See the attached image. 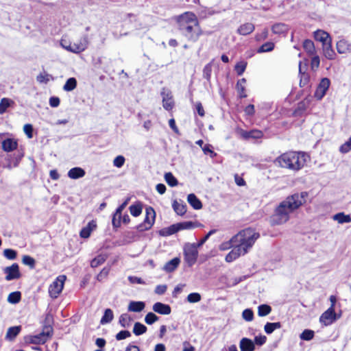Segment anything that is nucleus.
Returning a JSON list of instances; mask_svg holds the SVG:
<instances>
[{
  "label": "nucleus",
  "instance_id": "obj_1",
  "mask_svg": "<svg viewBox=\"0 0 351 351\" xmlns=\"http://www.w3.org/2000/svg\"><path fill=\"white\" fill-rule=\"evenodd\" d=\"M306 193H295L288 196L276 208L274 213L270 219L273 226L281 225L289 219V215L299 208L304 202Z\"/></svg>",
  "mask_w": 351,
  "mask_h": 351
},
{
  "label": "nucleus",
  "instance_id": "obj_2",
  "mask_svg": "<svg viewBox=\"0 0 351 351\" xmlns=\"http://www.w3.org/2000/svg\"><path fill=\"white\" fill-rule=\"evenodd\" d=\"M178 29L188 40L196 42L202 34L197 18L195 14L186 12L176 17Z\"/></svg>",
  "mask_w": 351,
  "mask_h": 351
},
{
  "label": "nucleus",
  "instance_id": "obj_3",
  "mask_svg": "<svg viewBox=\"0 0 351 351\" xmlns=\"http://www.w3.org/2000/svg\"><path fill=\"white\" fill-rule=\"evenodd\" d=\"M276 162L282 168L293 171L302 169L306 163V154L303 152H289L278 156Z\"/></svg>",
  "mask_w": 351,
  "mask_h": 351
},
{
  "label": "nucleus",
  "instance_id": "obj_4",
  "mask_svg": "<svg viewBox=\"0 0 351 351\" xmlns=\"http://www.w3.org/2000/svg\"><path fill=\"white\" fill-rule=\"evenodd\" d=\"M260 234L253 228H245L233 237L237 245L247 254L252 247L256 241L259 238Z\"/></svg>",
  "mask_w": 351,
  "mask_h": 351
},
{
  "label": "nucleus",
  "instance_id": "obj_5",
  "mask_svg": "<svg viewBox=\"0 0 351 351\" xmlns=\"http://www.w3.org/2000/svg\"><path fill=\"white\" fill-rule=\"evenodd\" d=\"M197 248L196 243L185 244L184 247V261L189 266H192L195 263L198 256Z\"/></svg>",
  "mask_w": 351,
  "mask_h": 351
},
{
  "label": "nucleus",
  "instance_id": "obj_6",
  "mask_svg": "<svg viewBox=\"0 0 351 351\" xmlns=\"http://www.w3.org/2000/svg\"><path fill=\"white\" fill-rule=\"evenodd\" d=\"M146 216L143 223L136 226V230L139 232H143L149 230L155 221L156 213L153 208H146Z\"/></svg>",
  "mask_w": 351,
  "mask_h": 351
},
{
  "label": "nucleus",
  "instance_id": "obj_7",
  "mask_svg": "<svg viewBox=\"0 0 351 351\" xmlns=\"http://www.w3.org/2000/svg\"><path fill=\"white\" fill-rule=\"evenodd\" d=\"M52 326H45L41 332L30 337V341L34 344L44 343L52 335Z\"/></svg>",
  "mask_w": 351,
  "mask_h": 351
},
{
  "label": "nucleus",
  "instance_id": "obj_8",
  "mask_svg": "<svg viewBox=\"0 0 351 351\" xmlns=\"http://www.w3.org/2000/svg\"><path fill=\"white\" fill-rule=\"evenodd\" d=\"M66 279L65 276H59L49 286V293L53 298H56L61 293L64 282Z\"/></svg>",
  "mask_w": 351,
  "mask_h": 351
},
{
  "label": "nucleus",
  "instance_id": "obj_9",
  "mask_svg": "<svg viewBox=\"0 0 351 351\" xmlns=\"http://www.w3.org/2000/svg\"><path fill=\"white\" fill-rule=\"evenodd\" d=\"M339 317H337L335 312V309H332V307H329L319 317V322L324 326H327L332 324Z\"/></svg>",
  "mask_w": 351,
  "mask_h": 351
},
{
  "label": "nucleus",
  "instance_id": "obj_10",
  "mask_svg": "<svg viewBox=\"0 0 351 351\" xmlns=\"http://www.w3.org/2000/svg\"><path fill=\"white\" fill-rule=\"evenodd\" d=\"M3 272L6 274L5 279L7 281L16 280L21 277L19 267L17 263H13L11 266L5 267Z\"/></svg>",
  "mask_w": 351,
  "mask_h": 351
},
{
  "label": "nucleus",
  "instance_id": "obj_11",
  "mask_svg": "<svg viewBox=\"0 0 351 351\" xmlns=\"http://www.w3.org/2000/svg\"><path fill=\"white\" fill-rule=\"evenodd\" d=\"M330 84V80L327 77L322 78L320 83L319 84L315 93V97L320 100L326 95Z\"/></svg>",
  "mask_w": 351,
  "mask_h": 351
},
{
  "label": "nucleus",
  "instance_id": "obj_12",
  "mask_svg": "<svg viewBox=\"0 0 351 351\" xmlns=\"http://www.w3.org/2000/svg\"><path fill=\"white\" fill-rule=\"evenodd\" d=\"M161 95L162 97L163 108L167 110H171L174 106L171 92L169 90L163 88Z\"/></svg>",
  "mask_w": 351,
  "mask_h": 351
},
{
  "label": "nucleus",
  "instance_id": "obj_13",
  "mask_svg": "<svg viewBox=\"0 0 351 351\" xmlns=\"http://www.w3.org/2000/svg\"><path fill=\"white\" fill-rule=\"evenodd\" d=\"M88 36L85 35L80 38L79 42L72 44L73 46V53H79L84 51L88 46Z\"/></svg>",
  "mask_w": 351,
  "mask_h": 351
},
{
  "label": "nucleus",
  "instance_id": "obj_14",
  "mask_svg": "<svg viewBox=\"0 0 351 351\" xmlns=\"http://www.w3.org/2000/svg\"><path fill=\"white\" fill-rule=\"evenodd\" d=\"M246 254L245 250H242L237 245L234 247L226 255L225 260L228 263H231L240 257Z\"/></svg>",
  "mask_w": 351,
  "mask_h": 351
},
{
  "label": "nucleus",
  "instance_id": "obj_15",
  "mask_svg": "<svg viewBox=\"0 0 351 351\" xmlns=\"http://www.w3.org/2000/svg\"><path fill=\"white\" fill-rule=\"evenodd\" d=\"M336 49L340 54L350 53H351V43L345 39H341L337 43Z\"/></svg>",
  "mask_w": 351,
  "mask_h": 351
},
{
  "label": "nucleus",
  "instance_id": "obj_16",
  "mask_svg": "<svg viewBox=\"0 0 351 351\" xmlns=\"http://www.w3.org/2000/svg\"><path fill=\"white\" fill-rule=\"evenodd\" d=\"M18 146L17 141L11 138L4 139L1 142V147L4 152H10L16 149Z\"/></svg>",
  "mask_w": 351,
  "mask_h": 351
},
{
  "label": "nucleus",
  "instance_id": "obj_17",
  "mask_svg": "<svg viewBox=\"0 0 351 351\" xmlns=\"http://www.w3.org/2000/svg\"><path fill=\"white\" fill-rule=\"evenodd\" d=\"M152 309L154 312L159 313L160 315H169L171 312V309L169 305L163 304L162 302H156L153 306Z\"/></svg>",
  "mask_w": 351,
  "mask_h": 351
},
{
  "label": "nucleus",
  "instance_id": "obj_18",
  "mask_svg": "<svg viewBox=\"0 0 351 351\" xmlns=\"http://www.w3.org/2000/svg\"><path fill=\"white\" fill-rule=\"evenodd\" d=\"M241 135L244 139H258L263 137V133L261 130H252L250 131L241 130Z\"/></svg>",
  "mask_w": 351,
  "mask_h": 351
},
{
  "label": "nucleus",
  "instance_id": "obj_19",
  "mask_svg": "<svg viewBox=\"0 0 351 351\" xmlns=\"http://www.w3.org/2000/svg\"><path fill=\"white\" fill-rule=\"evenodd\" d=\"M323 53L326 58L328 60H334L336 53L332 47V40L322 45Z\"/></svg>",
  "mask_w": 351,
  "mask_h": 351
},
{
  "label": "nucleus",
  "instance_id": "obj_20",
  "mask_svg": "<svg viewBox=\"0 0 351 351\" xmlns=\"http://www.w3.org/2000/svg\"><path fill=\"white\" fill-rule=\"evenodd\" d=\"M314 38L316 40L321 42L322 45L332 40L328 33L320 29L314 32Z\"/></svg>",
  "mask_w": 351,
  "mask_h": 351
},
{
  "label": "nucleus",
  "instance_id": "obj_21",
  "mask_svg": "<svg viewBox=\"0 0 351 351\" xmlns=\"http://www.w3.org/2000/svg\"><path fill=\"white\" fill-rule=\"evenodd\" d=\"M96 227V221H95L94 220H92L91 221L88 222L87 226L81 230L80 232V237L84 239L88 238L91 234V232L93 230H95Z\"/></svg>",
  "mask_w": 351,
  "mask_h": 351
},
{
  "label": "nucleus",
  "instance_id": "obj_22",
  "mask_svg": "<svg viewBox=\"0 0 351 351\" xmlns=\"http://www.w3.org/2000/svg\"><path fill=\"white\" fill-rule=\"evenodd\" d=\"M241 351H254V343L250 339L244 337L239 343Z\"/></svg>",
  "mask_w": 351,
  "mask_h": 351
},
{
  "label": "nucleus",
  "instance_id": "obj_23",
  "mask_svg": "<svg viewBox=\"0 0 351 351\" xmlns=\"http://www.w3.org/2000/svg\"><path fill=\"white\" fill-rule=\"evenodd\" d=\"M85 174V171L81 167H73L67 173L69 178L74 180L84 177Z\"/></svg>",
  "mask_w": 351,
  "mask_h": 351
},
{
  "label": "nucleus",
  "instance_id": "obj_24",
  "mask_svg": "<svg viewBox=\"0 0 351 351\" xmlns=\"http://www.w3.org/2000/svg\"><path fill=\"white\" fill-rule=\"evenodd\" d=\"M145 306V304L141 301H131L128 305V310L130 312L138 313L142 311Z\"/></svg>",
  "mask_w": 351,
  "mask_h": 351
},
{
  "label": "nucleus",
  "instance_id": "obj_25",
  "mask_svg": "<svg viewBox=\"0 0 351 351\" xmlns=\"http://www.w3.org/2000/svg\"><path fill=\"white\" fill-rule=\"evenodd\" d=\"M254 25L251 23H246L241 25L237 29V33L240 35L246 36L251 34L254 30Z\"/></svg>",
  "mask_w": 351,
  "mask_h": 351
},
{
  "label": "nucleus",
  "instance_id": "obj_26",
  "mask_svg": "<svg viewBox=\"0 0 351 351\" xmlns=\"http://www.w3.org/2000/svg\"><path fill=\"white\" fill-rule=\"evenodd\" d=\"M180 263V259L178 257H176L171 261H168L163 267V270L167 272H172L179 265Z\"/></svg>",
  "mask_w": 351,
  "mask_h": 351
},
{
  "label": "nucleus",
  "instance_id": "obj_27",
  "mask_svg": "<svg viewBox=\"0 0 351 351\" xmlns=\"http://www.w3.org/2000/svg\"><path fill=\"white\" fill-rule=\"evenodd\" d=\"M187 201L189 204L195 210H199L202 208V204L201 201L193 193H191L188 195Z\"/></svg>",
  "mask_w": 351,
  "mask_h": 351
},
{
  "label": "nucleus",
  "instance_id": "obj_28",
  "mask_svg": "<svg viewBox=\"0 0 351 351\" xmlns=\"http://www.w3.org/2000/svg\"><path fill=\"white\" fill-rule=\"evenodd\" d=\"M178 226H177V223H175L167 228L161 229L159 233L162 237H168L178 232Z\"/></svg>",
  "mask_w": 351,
  "mask_h": 351
},
{
  "label": "nucleus",
  "instance_id": "obj_29",
  "mask_svg": "<svg viewBox=\"0 0 351 351\" xmlns=\"http://www.w3.org/2000/svg\"><path fill=\"white\" fill-rule=\"evenodd\" d=\"M332 219L341 224L351 222V217L349 215H345L344 213H339L334 215Z\"/></svg>",
  "mask_w": 351,
  "mask_h": 351
},
{
  "label": "nucleus",
  "instance_id": "obj_30",
  "mask_svg": "<svg viewBox=\"0 0 351 351\" xmlns=\"http://www.w3.org/2000/svg\"><path fill=\"white\" fill-rule=\"evenodd\" d=\"M271 31L274 34H282L287 32L288 27L285 23H276L272 25Z\"/></svg>",
  "mask_w": 351,
  "mask_h": 351
},
{
  "label": "nucleus",
  "instance_id": "obj_31",
  "mask_svg": "<svg viewBox=\"0 0 351 351\" xmlns=\"http://www.w3.org/2000/svg\"><path fill=\"white\" fill-rule=\"evenodd\" d=\"M177 226H178V230H190L193 229L195 228L200 226L197 222H192V221H183L180 223H178Z\"/></svg>",
  "mask_w": 351,
  "mask_h": 351
},
{
  "label": "nucleus",
  "instance_id": "obj_32",
  "mask_svg": "<svg viewBox=\"0 0 351 351\" xmlns=\"http://www.w3.org/2000/svg\"><path fill=\"white\" fill-rule=\"evenodd\" d=\"M77 84L76 79L75 77H70L63 86V90L66 92L72 91L77 87Z\"/></svg>",
  "mask_w": 351,
  "mask_h": 351
},
{
  "label": "nucleus",
  "instance_id": "obj_33",
  "mask_svg": "<svg viewBox=\"0 0 351 351\" xmlns=\"http://www.w3.org/2000/svg\"><path fill=\"white\" fill-rule=\"evenodd\" d=\"M303 47L308 55L313 56L315 54V48L312 40H305L303 43Z\"/></svg>",
  "mask_w": 351,
  "mask_h": 351
},
{
  "label": "nucleus",
  "instance_id": "obj_34",
  "mask_svg": "<svg viewBox=\"0 0 351 351\" xmlns=\"http://www.w3.org/2000/svg\"><path fill=\"white\" fill-rule=\"evenodd\" d=\"M132 319L128 313H123L119 317V323L123 328H128L130 326Z\"/></svg>",
  "mask_w": 351,
  "mask_h": 351
},
{
  "label": "nucleus",
  "instance_id": "obj_35",
  "mask_svg": "<svg viewBox=\"0 0 351 351\" xmlns=\"http://www.w3.org/2000/svg\"><path fill=\"white\" fill-rule=\"evenodd\" d=\"M172 206L175 212L179 215H183L186 212V206L184 204L174 201Z\"/></svg>",
  "mask_w": 351,
  "mask_h": 351
},
{
  "label": "nucleus",
  "instance_id": "obj_36",
  "mask_svg": "<svg viewBox=\"0 0 351 351\" xmlns=\"http://www.w3.org/2000/svg\"><path fill=\"white\" fill-rule=\"evenodd\" d=\"M113 312L111 309L107 308L104 311V314L101 319L100 323L104 325L110 323L113 319Z\"/></svg>",
  "mask_w": 351,
  "mask_h": 351
},
{
  "label": "nucleus",
  "instance_id": "obj_37",
  "mask_svg": "<svg viewBox=\"0 0 351 351\" xmlns=\"http://www.w3.org/2000/svg\"><path fill=\"white\" fill-rule=\"evenodd\" d=\"M147 327L140 322H136L134 325L133 332L135 335L139 336L147 332Z\"/></svg>",
  "mask_w": 351,
  "mask_h": 351
},
{
  "label": "nucleus",
  "instance_id": "obj_38",
  "mask_svg": "<svg viewBox=\"0 0 351 351\" xmlns=\"http://www.w3.org/2000/svg\"><path fill=\"white\" fill-rule=\"evenodd\" d=\"M21 293L20 291H14L10 293L8 296V302L10 304H17L21 301Z\"/></svg>",
  "mask_w": 351,
  "mask_h": 351
},
{
  "label": "nucleus",
  "instance_id": "obj_39",
  "mask_svg": "<svg viewBox=\"0 0 351 351\" xmlns=\"http://www.w3.org/2000/svg\"><path fill=\"white\" fill-rule=\"evenodd\" d=\"M21 328L20 326L9 328L6 333V338L10 340L14 339L20 332Z\"/></svg>",
  "mask_w": 351,
  "mask_h": 351
},
{
  "label": "nucleus",
  "instance_id": "obj_40",
  "mask_svg": "<svg viewBox=\"0 0 351 351\" xmlns=\"http://www.w3.org/2000/svg\"><path fill=\"white\" fill-rule=\"evenodd\" d=\"M13 104L14 101L12 99L5 97L2 98L0 101V114H3L7 108Z\"/></svg>",
  "mask_w": 351,
  "mask_h": 351
},
{
  "label": "nucleus",
  "instance_id": "obj_41",
  "mask_svg": "<svg viewBox=\"0 0 351 351\" xmlns=\"http://www.w3.org/2000/svg\"><path fill=\"white\" fill-rule=\"evenodd\" d=\"M301 64H302V62H300V64H299V73L300 75V86L302 87V86H304L308 84V83L309 82V75L307 73H306L305 72L302 71V68Z\"/></svg>",
  "mask_w": 351,
  "mask_h": 351
},
{
  "label": "nucleus",
  "instance_id": "obj_42",
  "mask_svg": "<svg viewBox=\"0 0 351 351\" xmlns=\"http://www.w3.org/2000/svg\"><path fill=\"white\" fill-rule=\"evenodd\" d=\"M275 45L272 42H267L262 45L257 50L258 53L270 52L274 50Z\"/></svg>",
  "mask_w": 351,
  "mask_h": 351
},
{
  "label": "nucleus",
  "instance_id": "obj_43",
  "mask_svg": "<svg viewBox=\"0 0 351 351\" xmlns=\"http://www.w3.org/2000/svg\"><path fill=\"white\" fill-rule=\"evenodd\" d=\"M106 256L105 254H99L93 258L90 262V266L92 267H97L99 265L103 264L106 260Z\"/></svg>",
  "mask_w": 351,
  "mask_h": 351
},
{
  "label": "nucleus",
  "instance_id": "obj_44",
  "mask_svg": "<svg viewBox=\"0 0 351 351\" xmlns=\"http://www.w3.org/2000/svg\"><path fill=\"white\" fill-rule=\"evenodd\" d=\"M165 180L166 182L171 187L178 185V182L176 177L171 172L165 174Z\"/></svg>",
  "mask_w": 351,
  "mask_h": 351
},
{
  "label": "nucleus",
  "instance_id": "obj_45",
  "mask_svg": "<svg viewBox=\"0 0 351 351\" xmlns=\"http://www.w3.org/2000/svg\"><path fill=\"white\" fill-rule=\"evenodd\" d=\"M271 311V308L267 304H261L258 307V315L260 317H264L269 315Z\"/></svg>",
  "mask_w": 351,
  "mask_h": 351
},
{
  "label": "nucleus",
  "instance_id": "obj_46",
  "mask_svg": "<svg viewBox=\"0 0 351 351\" xmlns=\"http://www.w3.org/2000/svg\"><path fill=\"white\" fill-rule=\"evenodd\" d=\"M142 205L140 203L132 204L129 208L131 215L134 217L139 216L142 213Z\"/></svg>",
  "mask_w": 351,
  "mask_h": 351
},
{
  "label": "nucleus",
  "instance_id": "obj_47",
  "mask_svg": "<svg viewBox=\"0 0 351 351\" xmlns=\"http://www.w3.org/2000/svg\"><path fill=\"white\" fill-rule=\"evenodd\" d=\"M237 245L236 241H233V237L228 241L223 242L219 245V250L222 251H225L229 250L230 248H234Z\"/></svg>",
  "mask_w": 351,
  "mask_h": 351
},
{
  "label": "nucleus",
  "instance_id": "obj_48",
  "mask_svg": "<svg viewBox=\"0 0 351 351\" xmlns=\"http://www.w3.org/2000/svg\"><path fill=\"white\" fill-rule=\"evenodd\" d=\"M53 77L50 74H48V73H40L38 75H37L36 77V80L37 81L39 82V83H44V84H47V82H49L51 80H53Z\"/></svg>",
  "mask_w": 351,
  "mask_h": 351
},
{
  "label": "nucleus",
  "instance_id": "obj_49",
  "mask_svg": "<svg viewBox=\"0 0 351 351\" xmlns=\"http://www.w3.org/2000/svg\"><path fill=\"white\" fill-rule=\"evenodd\" d=\"M301 339L304 341H310L314 337V331L306 329L300 335Z\"/></svg>",
  "mask_w": 351,
  "mask_h": 351
},
{
  "label": "nucleus",
  "instance_id": "obj_50",
  "mask_svg": "<svg viewBox=\"0 0 351 351\" xmlns=\"http://www.w3.org/2000/svg\"><path fill=\"white\" fill-rule=\"evenodd\" d=\"M22 263L25 265H28L31 269H34L36 264L35 260L28 255H25L23 256Z\"/></svg>",
  "mask_w": 351,
  "mask_h": 351
},
{
  "label": "nucleus",
  "instance_id": "obj_51",
  "mask_svg": "<svg viewBox=\"0 0 351 351\" xmlns=\"http://www.w3.org/2000/svg\"><path fill=\"white\" fill-rule=\"evenodd\" d=\"M159 317L154 313H148L145 317V322L147 324L151 325L157 322Z\"/></svg>",
  "mask_w": 351,
  "mask_h": 351
},
{
  "label": "nucleus",
  "instance_id": "obj_52",
  "mask_svg": "<svg viewBox=\"0 0 351 351\" xmlns=\"http://www.w3.org/2000/svg\"><path fill=\"white\" fill-rule=\"evenodd\" d=\"M246 66H247V62H244V61H241V62H238L235 65L234 70L239 75H241L244 73V71L246 69Z\"/></svg>",
  "mask_w": 351,
  "mask_h": 351
},
{
  "label": "nucleus",
  "instance_id": "obj_53",
  "mask_svg": "<svg viewBox=\"0 0 351 351\" xmlns=\"http://www.w3.org/2000/svg\"><path fill=\"white\" fill-rule=\"evenodd\" d=\"M243 318L247 322H251L254 319V313L252 309L246 308L242 313Z\"/></svg>",
  "mask_w": 351,
  "mask_h": 351
},
{
  "label": "nucleus",
  "instance_id": "obj_54",
  "mask_svg": "<svg viewBox=\"0 0 351 351\" xmlns=\"http://www.w3.org/2000/svg\"><path fill=\"white\" fill-rule=\"evenodd\" d=\"M201 295L199 293H191L187 296V301L190 303H196L201 300Z\"/></svg>",
  "mask_w": 351,
  "mask_h": 351
},
{
  "label": "nucleus",
  "instance_id": "obj_55",
  "mask_svg": "<svg viewBox=\"0 0 351 351\" xmlns=\"http://www.w3.org/2000/svg\"><path fill=\"white\" fill-rule=\"evenodd\" d=\"M23 156V155L22 154H18L17 155H14L13 160H10L9 162V164L8 165V168L12 169V167H17Z\"/></svg>",
  "mask_w": 351,
  "mask_h": 351
},
{
  "label": "nucleus",
  "instance_id": "obj_56",
  "mask_svg": "<svg viewBox=\"0 0 351 351\" xmlns=\"http://www.w3.org/2000/svg\"><path fill=\"white\" fill-rule=\"evenodd\" d=\"M212 73V64L211 63L207 64L203 69V77L208 81H210Z\"/></svg>",
  "mask_w": 351,
  "mask_h": 351
},
{
  "label": "nucleus",
  "instance_id": "obj_57",
  "mask_svg": "<svg viewBox=\"0 0 351 351\" xmlns=\"http://www.w3.org/2000/svg\"><path fill=\"white\" fill-rule=\"evenodd\" d=\"M125 161L124 156L121 155L117 156L113 160V165L117 168H121L123 166Z\"/></svg>",
  "mask_w": 351,
  "mask_h": 351
},
{
  "label": "nucleus",
  "instance_id": "obj_58",
  "mask_svg": "<svg viewBox=\"0 0 351 351\" xmlns=\"http://www.w3.org/2000/svg\"><path fill=\"white\" fill-rule=\"evenodd\" d=\"M16 252L12 249H5L3 251L4 256L8 260H14L16 258Z\"/></svg>",
  "mask_w": 351,
  "mask_h": 351
},
{
  "label": "nucleus",
  "instance_id": "obj_59",
  "mask_svg": "<svg viewBox=\"0 0 351 351\" xmlns=\"http://www.w3.org/2000/svg\"><path fill=\"white\" fill-rule=\"evenodd\" d=\"M121 215L116 216V212L114 213L112 219V224L114 229L121 226Z\"/></svg>",
  "mask_w": 351,
  "mask_h": 351
},
{
  "label": "nucleus",
  "instance_id": "obj_60",
  "mask_svg": "<svg viewBox=\"0 0 351 351\" xmlns=\"http://www.w3.org/2000/svg\"><path fill=\"white\" fill-rule=\"evenodd\" d=\"M313 57L311 58V69L313 70V71H315L316 69H317L319 66V64H320V60H319V57L317 55H313Z\"/></svg>",
  "mask_w": 351,
  "mask_h": 351
},
{
  "label": "nucleus",
  "instance_id": "obj_61",
  "mask_svg": "<svg viewBox=\"0 0 351 351\" xmlns=\"http://www.w3.org/2000/svg\"><path fill=\"white\" fill-rule=\"evenodd\" d=\"M216 232H217V230H215V229L210 230L207 233V234L205 235L204 237H203L197 243H196L197 247H199L202 245H203L205 243V242L209 239V237L211 235H213V234H215Z\"/></svg>",
  "mask_w": 351,
  "mask_h": 351
},
{
  "label": "nucleus",
  "instance_id": "obj_62",
  "mask_svg": "<svg viewBox=\"0 0 351 351\" xmlns=\"http://www.w3.org/2000/svg\"><path fill=\"white\" fill-rule=\"evenodd\" d=\"M351 150V138H350L345 143H343L339 148V151L346 154Z\"/></svg>",
  "mask_w": 351,
  "mask_h": 351
},
{
  "label": "nucleus",
  "instance_id": "obj_63",
  "mask_svg": "<svg viewBox=\"0 0 351 351\" xmlns=\"http://www.w3.org/2000/svg\"><path fill=\"white\" fill-rule=\"evenodd\" d=\"M131 336V333L128 330H121L116 335V339L118 341L125 339Z\"/></svg>",
  "mask_w": 351,
  "mask_h": 351
},
{
  "label": "nucleus",
  "instance_id": "obj_64",
  "mask_svg": "<svg viewBox=\"0 0 351 351\" xmlns=\"http://www.w3.org/2000/svg\"><path fill=\"white\" fill-rule=\"evenodd\" d=\"M23 131L29 138L33 137V127L31 124H25L23 127Z\"/></svg>",
  "mask_w": 351,
  "mask_h": 351
}]
</instances>
